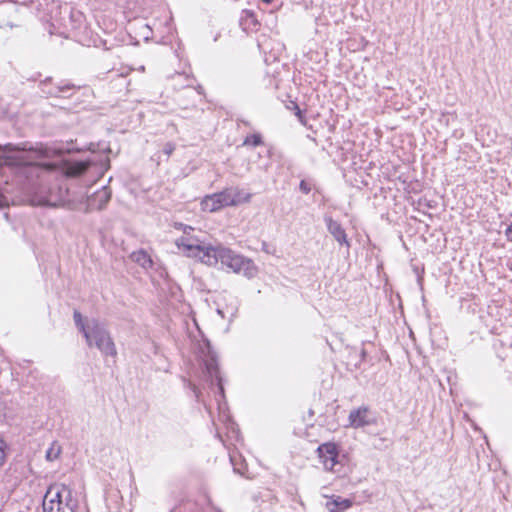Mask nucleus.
Wrapping results in <instances>:
<instances>
[{
  "instance_id": "cd10ccee",
  "label": "nucleus",
  "mask_w": 512,
  "mask_h": 512,
  "mask_svg": "<svg viewBox=\"0 0 512 512\" xmlns=\"http://www.w3.org/2000/svg\"><path fill=\"white\" fill-rule=\"evenodd\" d=\"M295 105V109H296V115L299 117V118H302V111L300 110V108L298 107L297 104H294Z\"/></svg>"
},
{
  "instance_id": "2eb2a0df",
  "label": "nucleus",
  "mask_w": 512,
  "mask_h": 512,
  "mask_svg": "<svg viewBox=\"0 0 512 512\" xmlns=\"http://www.w3.org/2000/svg\"><path fill=\"white\" fill-rule=\"evenodd\" d=\"M89 168V163L85 161H74L67 164L65 173L69 177H78L84 174Z\"/></svg>"
},
{
  "instance_id": "7ed1b4c3",
  "label": "nucleus",
  "mask_w": 512,
  "mask_h": 512,
  "mask_svg": "<svg viewBox=\"0 0 512 512\" xmlns=\"http://www.w3.org/2000/svg\"><path fill=\"white\" fill-rule=\"evenodd\" d=\"M42 506L43 512H75L78 501L70 487L55 483L47 489Z\"/></svg>"
},
{
  "instance_id": "0eeeda50",
  "label": "nucleus",
  "mask_w": 512,
  "mask_h": 512,
  "mask_svg": "<svg viewBox=\"0 0 512 512\" xmlns=\"http://www.w3.org/2000/svg\"><path fill=\"white\" fill-rule=\"evenodd\" d=\"M111 199V190L108 186L102 187L87 198L85 212L103 210Z\"/></svg>"
},
{
  "instance_id": "5701e85b",
  "label": "nucleus",
  "mask_w": 512,
  "mask_h": 512,
  "mask_svg": "<svg viewBox=\"0 0 512 512\" xmlns=\"http://www.w3.org/2000/svg\"><path fill=\"white\" fill-rule=\"evenodd\" d=\"M174 149H175L174 144L166 143V145L164 146L163 151H164L165 154H167L169 156V155H171L173 153Z\"/></svg>"
},
{
  "instance_id": "9b49d317",
  "label": "nucleus",
  "mask_w": 512,
  "mask_h": 512,
  "mask_svg": "<svg viewBox=\"0 0 512 512\" xmlns=\"http://www.w3.org/2000/svg\"><path fill=\"white\" fill-rule=\"evenodd\" d=\"M348 421L349 425L353 428H362L373 423V420L369 417V408L367 406H361L352 410Z\"/></svg>"
},
{
  "instance_id": "39448f33",
  "label": "nucleus",
  "mask_w": 512,
  "mask_h": 512,
  "mask_svg": "<svg viewBox=\"0 0 512 512\" xmlns=\"http://www.w3.org/2000/svg\"><path fill=\"white\" fill-rule=\"evenodd\" d=\"M318 457L326 471L336 472L339 462V449L336 443L326 442L318 446Z\"/></svg>"
},
{
  "instance_id": "f3484780",
  "label": "nucleus",
  "mask_w": 512,
  "mask_h": 512,
  "mask_svg": "<svg viewBox=\"0 0 512 512\" xmlns=\"http://www.w3.org/2000/svg\"><path fill=\"white\" fill-rule=\"evenodd\" d=\"M75 86L70 83L66 84H60L55 86L54 88L46 91L47 94H49L52 97H69L70 95L67 94L68 91L74 89ZM45 92V90H43Z\"/></svg>"
},
{
  "instance_id": "dca6fc26",
  "label": "nucleus",
  "mask_w": 512,
  "mask_h": 512,
  "mask_svg": "<svg viewBox=\"0 0 512 512\" xmlns=\"http://www.w3.org/2000/svg\"><path fill=\"white\" fill-rule=\"evenodd\" d=\"M233 198V206L240 203H248L252 195L239 188H228Z\"/></svg>"
},
{
  "instance_id": "4be33fe9",
  "label": "nucleus",
  "mask_w": 512,
  "mask_h": 512,
  "mask_svg": "<svg viewBox=\"0 0 512 512\" xmlns=\"http://www.w3.org/2000/svg\"><path fill=\"white\" fill-rule=\"evenodd\" d=\"M299 188L300 190L304 193V194H308L310 193L311 191V186L308 182H306L305 180H301L300 184H299Z\"/></svg>"
},
{
  "instance_id": "412c9836",
  "label": "nucleus",
  "mask_w": 512,
  "mask_h": 512,
  "mask_svg": "<svg viewBox=\"0 0 512 512\" xmlns=\"http://www.w3.org/2000/svg\"><path fill=\"white\" fill-rule=\"evenodd\" d=\"M6 443L0 438V466L3 465L6 458Z\"/></svg>"
},
{
  "instance_id": "4468645a",
  "label": "nucleus",
  "mask_w": 512,
  "mask_h": 512,
  "mask_svg": "<svg viewBox=\"0 0 512 512\" xmlns=\"http://www.w3.org/2000/svg\"><path fill=\"white\" fill-rule=\"evenodd\" d=\"M130 258L133 262L137 263L144 269L153 267V260L151 256L143 249L131 253Z\"/></svg>"
},
{
  "instance_id": "b1692460",
  "label": "nucleus",
  "mask_w": 512,
  "mask_h": 512,
  "mask_svg": "<svg viewBox=\"0 0 512 512\" xmlns=\"http://www.w3.org/2000/svg\"><path fill=\"white\" fill-rule=\"evenodd\" d=\"M190 387H191L197 401H199L200 400V390L196 387V385H194L192 383H190Z\"/></svg>"
},
{
  "instance_id": "bb28decb",
  "label": "nucleus",
  "mask_w": 512,
  "mask_h": 512,
  "mask_svg": "<svg viewBox=\"0 0 512 512\" xmlns=\"http://www.w3.org/2000/svg\"><path fill=\"white\" fill-rule=\"evenodd\" d=\"M359 357H360L359 362L364 361V359H365V357H366V351H365V349H363V348H362V349L360 350Z\"/></svg>"
},
{
  "instance_id": "c756f323",
  "label": "nucleus",
  "mask_w": 512,
  "mask_h": 512,
  "mask_svg": "<svg viewBox=\"0 0 512 512\" xmlns=\"http://www.w3.org/2000/svg\"><path fill=\"white\" fill-rule=\"evenodd\" d=\"M234 471L240 472V470L238 468H236L235 466H234Z\"/></svg>"
},
{
  "instance_id": "ddd939ff",
  "label": "nucleus",
  "mask_w": 512,
  "mask_h": 512,
  "mask_svg": "<svg viewBox=\"0 0 512 512\" xmlns=\"http://www.w3.org/2000/svg\"><path fill=\"white\" fill-rule=\"evenodd\" d=\"M239 25L244 31L256 28L258 20L255 12L249 9L243 10L239 19Z\"/></svg>"
},
{
  "instance_id": "a211bd4d",
  "label": "nucleus",
  "mask_w": 512,
  "mask_h": 512,
  "mask_svg": "<svg viewBox=\"0 0 512 512\" xmlns=\"http://www.w3.org/2000/svg\"><path fill=\"white\" fill-rule=\"evenodd\" d=\"M73 318H74L75 325L78 327V329L83 333V336L85 337V333L90 332V329L92 327V322L86 326L83 321V317H82L81 313L77 310L74 311Z\"/></svg>"
},
{
  "instance_id": "6e6552de",
  "label": "nucleus",
  "mask_w": 512,
  "mask_h": 512,
  "mask_svg": "<svg viewBox=\"0 0 512 512\" xmlns=\"http://www.w3.org/2000/svg\"><path fill=\"white\" fill-rule=\"evenodd\" d=\"M18 6L14 2H3L0 4V27L13 28L18 26L16 23Z\"/></svg>"
},
{
  "instance_id": "393cba45",
  "label": "nucleus",
  "mask_w": 512,
  "mask_h": 512,
  "mask_svg": "<svg viewBox=\"0 0 512 512\" xmlns=\"http://www.w3.org/2000/svg\"><path fill=\"white\" fill-rule=\"evenodd\" d=\"M505 236L508 241H512V224L506 228Z\"/></svg>"
},
{
  "instance_id": "20e7f679",
  "label": "nucleus",
  "mask_w": 512,
  "mask_h": 512,
  "mask_svg": "<svg viewBox=\"0 0 512 512\" xmlns=\"http://www.w3.org/2000/svg\"><path fill=\"white\" fill-rule=\"evenodd\" d=\"M88 346H95L106 356L116 355V347L107 330L96 320L92 321L90 332L85 333Z\"/></svg>"
},
{
  "instance_id": "f8f14e48",
  "label": "nucleus",
  "mask_w": 512,
  "mask_h": 512,
  "mask_svg": "<svg viewBox=\"0 0 512 512\" xmlns=\"http://www.w3.org/2000/svg\"><path fill=\"white\" fill-rule=\"evenodd\" d=\"M353 502L350 499L342 498L340 496H333L326 502V509L329 512H342L349 509Z\"/></svg>"
},
{
  "instance_id": "c85d7f7f",
  "label": "nucleus",
  "mask_w": 512,
  "mask_h": 512,
  "mask_svg": "<svg viewBox=\"0 0 512 512\" xmlns=\"http://www.w3.org/2000/svg\"><path fill=\"white\" fill-rule=\"evenodd\" d=\"M264 3L270 4L273 0H262Z\"/></svg>"
},
{
  "instance_id": "f257e3e1",
  "label": "nucleus",
  "mask_w": 512,
  "mask_h": 512,
  "mask_svg": "<svg viewBox=\"0 0 512 512\" xmlns=\"http://www.w3.org/2000/svg\"><path fill=\"white\" fill-rule=\"evenodd\" d=\"M175 243L188 257L197 258L208 266H216L220 262L234 273L242 274L248 279L258 274V268L252 259L238 254L222 243H206L189 236H182Z\"/></svg>"
},
{
  "instance_id": "aec40b11",
  "label": "nucleus",
  "mask_w": 512,
  "mask_h": 512,
  "mask_svg": "<svg viewBox=\"0 0 512 512\" xmlns=\"http://www.w3.org/2000/svg\"><path fill=\"white\" fill-rule=\"evenodd\" d=\"M263 144L262 137L260 134H252L245 138L243 145H251L257 147Z\"/></svg>"
},
{
  "instance_id": "f03ea898",
  "label": "nucleus",
  "mask_w": 512,
  "mask_h": 512,
  "mask_svg": "<svg viewBox=\"0 0 512 512\" xmlns=\"http://www.w3.org/2000/svg\"><path fill=\"white\" fill-rule=\"evenodd\" d=\"M28 158L29 162L23 164L18 169L19 176L25 177L23 189L31 195L32 205L38 206H54L50 197L42 192V175L46 173L45 167L36 162V160L44 158H52L57 151L55 149L39 146L30 150Z\"/></svg>"
},
{
  "instance_id": "423d86ee",
  "label": "nucleus",
  "mask_w": 512,
  "mask_h": 512,
  "mask_svg": "<svg viewBox=\"0 0 512 512\" xmlns=\"http://www.w3.org/2000/svg\"><path fill=\"white\" fill-rule=\"evenodd\" d=\"M202 210L207 212H215L227 206H233V198L229 189L221 192L207 195L201 202Z\"/></svg>"
},
{
  "instance_id": "a878e982",
  "label": "nucleus",
  "mask_w": 512,
  "mask_h": 512,
  "mask_svg": "<svg viewBox=\"0 0 512 512\" xmlns=\"http://www.w3.org/2000/svg\"><path fill=\"white\" fill-rule=\"evenodd\" d=\"M7 205V200L5 196L0 192V208H3Z\"/></svg>"
},
{
  "instance_id": "9d476101",
  "label": "nucleus",
  "mask_w": 512,
  "mask_h": 512,
  "mask_svg": "<svg viewBox=\"0 0 512 512\" xmlns=\"http://www.w3.org/2000/svg\"><path fill=\"white\" fill-rule=\"evenodd\" d=\"M204 366H205V374L207 379L211 381L213 384V381H217V385L219 387V390L221 393H223V385H222V378L220 375V370L218 367V361L215 354L210 353L207 355L206 359L204 360Z\"/></svg>"
},
{
  "instance_id": "6ab92c4d",
  "label": "nucleus",
  "mask_w": 512,
  "mask_h": 512,
  "mask_svg": "<svg viewBox=\"0 0 512 512\" xmlns=\"http://www.w3.org/2000/svg\"><path fill=\"white\" fill-rule=\"evenodd\" d=\"M61 446L57 442H53L46 451V459L48 461H54L59 458L61 454Z\"/></svg>"
},
{
  "instance_id": "1a4fd4ad",
  "label": "nucleus",
  "mask_w": 512,
  "mask_h": 512,
  "mask_svg": "<svg viewBox=\"0 0 512 512\" xmlns=\"http://www.w3.org/2000/svg\"><path fill=\"white\" fill-rule=\"evenodd\" d=\"M327 230L333 236V238L338 242L340 246H345L347 249L350 248L351 244L348 240L347 234L341 223L334 220L330 216H325L324 218Z\"/></svg>"
}]
</instances>
